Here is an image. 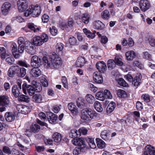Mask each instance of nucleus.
Wrapping results in <instances>:
<instances>
[{"label":"nucleus","mask_w":155,"mask_h":155,"mask_svg":"<svg viewBox=\"0 0 155 155\" xmlns=\"http://www.w3.org/2000/svg\"><path fill=\"white\" fill-rule=\"evenodd\" d=\"M56 56L52 54L49 57V60L47 57L44 56L43 58V64L45 67L48 68H58L62 64V61L60 58L56 57Z\"/></svg>","instance_id":"obj_1"},{"label":"nucleus","mask_w":155,"mask_h":155,"mask_svg":"<svg viewBox=\"0 0 155 155\" xmlns=\"http://www.w3.org/2000/svg\"><path fill=\"white\" fill-rule=\"evenodd\" d=\"M97 115V113L90 109L84 108L81 110V119L84 122L91 120Z\"/></svg>","instance_id":"obj_2"},{"label":"nucleus","mask_w":155,"mask_h":155,"mask_svg":"<svg viewBox=\"0 0 155 155\" xmlns=\"http://www.w3.org/2000/svg\"><path fill=\"white\" fill-rule=\"evenodd\" d=\"M48 39L47 35L45 34H43L40 36H37L33 38V43L35 46H40L44 42L47 41Z\"/></svg>","instance_id":"obj_3"},{"label":"nucleus","mask_w":155,"mask_h":155,"mask_svg":"<svg viewBox=\"0 0 155 155\" xmlns=\"http://www.w3.org/2000/svg\"><path fill=\"white\" fill-rule=\"evenodd\" d=\"M42 61V59L36 55H34L31 58V66L35 67H40L43 64V61Z\"/></svg>","instance_id":"obj_4"},{"label":"nucleus","mask_w":155,"mask_h":155,"mask_svg":"<svg viewBox=\"0 0 155 155\" xmlns=\"http://www.w3.org/2000/svg\"><path fill=\"white\" fill-rule=\"evenodd\" d=\"M26 83H24L22 85L23 91L25 94H26V90L29 94L31 96H33L35 93V88L31 85L27 86Z\"/></svg>","instance_id":"obj_5"},{"label":"nucleus","mask_w":155,"mask_h":155,"mask_svg":"<svg viewBox=\"0 0 155 155\" xmlns=\"http://www.w3.org/2000/svg\"><path fill=\"white\" fill-rule=\"evenodd\" d=\"M139 5L141 10L143 12L148 10L151 7L150 4L147 0H140Z\"/></svg>","instance_id":"obj_6"},{"label":"nucleus","mask_w":155,"mask_h":155,"mask_svg":"<svg viewBox=\"0 0 155 155\" xmlns=\"http://www.w3.org/2000/svg\"><path fill=\"white\" fill-rule=\"evenodd\" d=\"M72 142L73 144L78 146V147L82 150H84V148L86 147L84 140L82 137H80L76 139H74L72 140Z\"/></svg>","instance_id":"obj_7"},{"label":"nucleus","mask_w":155,"mask_h":155,"mask_svg":"<svg viewBox=\"0 0 155 155\" xmlns=\"http://www.w3.org/2000/svg\"><path fill=\"white\" fill-rule=\"evenodd\" d=\"M16 113V111H14L13 112H6L4 116L5 120L9 122L13 121L15 119V116L18 117L19 116L18 114Z\"/></svg>","instance_id":"obj_8"},{"label":"nucleus","mask_w":155,"mask_h":155,"mask_svg":"<svg viewBox=\"0 0 155 155\" xmlns=\"http://www.w3.org/2000/svg\"><path fill=\"white\" fill-rule=\"evenodd\" d=\"M18 9L19 12H22L28 7V4L26 0H18L17 2Z\"/></svg>","instance_id":"obj_9"},{"label":"nucleus","mask_w":155,"mask_h":155,"mask_svg":"<svg viewBox=\"0 0 155 155\" xmlns=\"http://www.w3.org/2000/svg\"><path fill=\"white\" fill-rule=\"evenodd\" d=\"M32 15L33 17H38L41 14V10L40 7L38 5H32L31 6Z\"/></svg>","instance_id":"obj_10"},{"label":"nucleus","mask_w":155,"mask_h":155,"mask_svg":"<svg viewBox=\"0 0 155 155\" xmlns=\"http://www.w3.org/2000/svg\"><path fill=\"white\" fill-rule=\"evenodd\" d=\"M25 50L28 53L33 55L35 53L34 47L30 41L26 42L25 43Z\"/></svg>","instance_id":"obj_11"},{"label":"nucleus","mask_w":155,"mask_h":155,"mask_svg":"<svg viewBox=\"0 0 155 155\" xmlns=\"http://www.w3.org/2000/svg\"><path fill=\"white\" fill-rule=\"evenodd\" d=\"M143 155H155V148L150 145H147Z\"/></svg>","instance_id":"obj_12"},{"label":"nucleus","mask_w":155,"mask_h":155,"mask_svg":"<svg viewBox=\"0 0 155 155\" xmlns=\"http://www.w3.org/2000/svg\"><path fill=\"white\" fill-rule=\"evenodd\" d=\"M96 67L99 71L101 73H104L107 69L106 64L103 61L97 62L96 63Z\"/></svg>","instance_id":"obj_13"},{"label":"nucleus","mask_w":155,"mask_h":155,"mask_svg":"<svg viewBox=\"0 0 155 155\" xmlns=\"http://www.w3.org/2000/svg\"><path fill=\"white\" fill-rule=\"evenodd\" d=\"M22 89L19 86L18 87L16 85H14L12 88V92L13 94L15 97H19L21 93Z\"/></svg>","instance_id":"obj_14"},{"label":"nucleus","mask_w":155,"mask_h":155,"mask_svg":"<svg viewBox=\"0 0 155 155\" xmlns=\"http://www.w3.org/2000/svg\"><path fill=\"white\" fill-rule=\"evenodd\" d=\"M18 69V66H13L11 67L8 71V76L13 77L15 74L17 75Z\"/></svg>","instance_id":"obj_15"},{"label":"nucleus","mask_w":155,"mask_h":155,"mask_svg":"<svg viewBox=\"0 0 155 155\" xmlns=\"http://www.w3.org/2000/svg\"><path fill=\"white\" fill-rule=\"evenodd\" d=\"M10 48L13 55L15 58H17L20 56V55L18 53L17 46L16 43H13L10 46Z\"/></svg>","instance_id":"obj_16"},{"label":"nucleus","mask_w":155,"mask_h":155,"mask_svg":"<svg viewBox=\"0 0 155 155\" xmlns=\"http://www.w3.org/2000/svg\"><path fill=\"white\" fill-rule=\"evenodd\" d=\"M39 67H34L30 71L31 75L34 77H38L41 74V71L39 68Z\"/></svg>","instance_id":"obj_17"},{"label":"nucleus","mask_w":155,"mask_h":155,"mask_svg":"<svg viewBox=\"0 0 155 155\" xmlns=\"http://www.w3.org/2000/svg\"><path fill=\"white\" fill-rule=\"evenodd\" d=\"M93 78L94 81L97 83L102 84L103 82V78L101 75L98 74L97 72H95L93 74Z\"/></svg>","instance_id":"obj_18"},{"label":"nucleus","mask_w":155,"mask_h":155,"mask_svg":"<svg viewBox=\"0 0 155 155\" xmlns=\"http://www.w3.org/2000/svg\"><path fill=\"white\" fill-rule=\"evenodd\" d=\"M11 7V4L8 2L4 3L2 8V12L4 15H7L9 12Z\"/></svg>","instance_id":"obj_19"},{"label":"nucleus","mask_w":155,"mask_h":155,"mask_svg":"<svg viewBox=\"0 0 155 155\" xmlns=\"http://www.w3.org/2000/svg\"><path fill=\"white\" fill-rule=\"evenodd\" d=\"M93 25L94 28L99 30H103L104 28V25L100 21H96L93 23Z\"/></svg>","instance_id":"obj_20"},{"label":"nucleus","mask_w":155,"mask_h":155,"mask_svg":"<svg viewBox=\"0 0 155 155\" xmlns=\"http://www.w3.org/2000/svg\"><path fill=\"white\" fill-rule=\"evenodd\" d=\"M18 112L16 113L19 115V113L24 114H28L31 111V109L29 107H16Z\"/></svg>","instance_id":"obj_21"},{"label":"nucleus","mask_w":155,"mask_h":155,"mask_svg":"<svg viewBox=\"0 0 155 155\" xmlns=\"http://www.w3.org/2000/svg\"><path fill=\"white\" fill-rule=\"evenodd\" d=\"M9 101L8 97L5 96H0V106L3 107L8 106Z\"/></svg>","instance_id":"obj_22"},{"label":"nucleus","mask_w":155,"mask_h":155,"mask_svg":"<svg viewBox=\"0 0 155 155\" xmlns=\"http://www.w3.org/2000/svg\"><path fill=\"white\" fill-rule=\"evenodd\" d=\"M141 76L138 74L133 79L132 82L134 86L137 87L141 83Z\"/></svg>","instance_id":"obj_23"},{"label":"nucleus","mask_w":155,"mask_h":155,"mask_svg":"<svg viewBox=\"0 0 155 155\" xmlns=\"http://www.w3.org/2000/svg\"><path fill=\"white\" fill-rule=\"evenodd\" d=\"M125 56L127 60L130 61L135 58L136 54L134 51H131L127 52L125 54Z\"/></svg>","instance_id":"obj_24"},{"label":"nucleus","mask_w":155,"mask_h":155,"mask_svg":"<svg viewBox=\"0 0 155 155\" xmlns=\"http://www.w3.org/2000/svg\"><path fill=\"white\" fill-rule=\"evenodd\" d=\"M85 63L84 58L82 57H79L77 60L76 64L77 67H81L84 65Z\"/></svg>","instance_id":"obj_25"},{"label":"nucleus","mask_w":155,"mask_h":155,"mask_svg":"<svg viewBox=\"0 0 155 155\" xmlns=\"http://www.w3.org/2000/svg\"><path fill=\"white\" fill-rule=\"evenodd\" d=\"M76 103L78 107H83L87 106L85 101L82 97H79L77 100Z\"/></svg>","instance_id":"obj_26"},{"label":"nucleus","mask_w":155,"mask_h":155,"mask_svg":"<svg viewBox=\"0 0 155 155\" xmlns=\"http://www.w3.org/2000/svg\"><path fill=\"white\" fill-rule=\"evenodd\" d=\"M17 76L21 77H24L26 74V70L23 68H20L18 66Z\"/></svg>","instance_id":"obj_27"},{"label":"nucleus","mask_w":155,"mask_h":155,"mask_svg":"<svg viewBox=\"0 0 155 155\" xmlns=\"http://www.w3.org/2000/svg\"><path fill=\"white\" fill-rule=\"evenodd\" d=\"M80 135V132L75 129H73L71 130L69 133V136L71 138H76Z\"/></svg>","instance_id":"obj_28"},{"label":"nucleus","mask_w":155,"mask_h":155,"mask_svg":"<svg viewBox=\"0 0 155 155\" xmlns=\"http://www.w3.org/2000/svg\"><path fill=\"white\" fill-rule=\"evenodd\" d=\"M9 55L6 53V50L4 47L0 48V57L2 59H4L6 56H8Z\"/></svg>","instance_id":"obj_29"},{"label":"nucleus","mask_w":155,"mask_h":155,"mask_svg":"<svg viewBox=\"0 0 155 155\" xmlns=\"http://www.w3.org/2000/svg\"><path fill=\"white\" fill-rule=\"evenodd\" d=\"M32 99L33 101L38 103L41 102L42 101L41 96L39 94L34 95L32 97Z\"/></svg>","instance_id":"obj_30"},{"label":"nucleus","mask_w":155,"mask_h":155,"mask_svg":"<svg viewBox=\"0 0 155 155\" xmlns=\"http://www.w3.org/2000/svg\"><path fill=\"white\" fill-rule=\"evenodd\" d=\"M28 27L31 31H33L34 32L38 31L39 29L37 27V26L32 23H29L27 24Z\"/></svg>","instance_id":"obj_31"},{"label":"nucleus","mask_w":155,"mask_h":155,"mask_svg":"<svg viewBox=\"0 0 155 155\" xmlns=\"http://www.w3.org/2000/svg\"><path fill=\"white\" fill-rule=\"evenodd\" d=\"M86 140L89 147L91 148L94 149L96 147V145L94 142V139L88 137L86 138Z\"/></svg>","instance_id":"obj_32"},{"label":"nucleus","mask_w":155,"mask_h":155,"mask_svg":"<svg viewBox=\"0 0 155 155\" xmlns=\"http://www.w3.org/2000/svg\"><path fill=\"white\" fill-rule=\"evenodd\" d=\"M96 98L98 100L103 101L104 100L105 96H104V94L103 91H101L97 92L95 95Z\"/></svg>","instance_id":"obj_33"},{"label":"nucleus","mask_w":155,"mask_h":155,"mask_svg":"<svg viewBox=\"0 0 155 155\" xmlns=\"http://www.w3.org/2000/svg\"><path fill=\"white\" fill-rule=\"evenodd\" d=\"M90 16L87 13L83 14L82 15L81 21L85 24H87L89 22Z\"/></svg>","instance_id":"obj_34"},{"label":"nucleus","mask_w":155,"mask_h":155,"mask_svg":"<svg viewBox=\"0 0 155 155\" xmlns=\"http://www.w3.org/2000/svg\"><path fill=\"white\" fill-rule=\"evenodd\" d=\"M53 138L54 141L56 142H61L62 139L61 135L60 134L58 133H55L53 134Z\"/></svg>","instance_id":"obj_35"},{"label":"nucleus","mask_w":155,"mask_h":155,"mask_svg":"<svg viewBox=\"0 0 155 155\" xmlns=\"http://www.w3.org/2000/svg\"><path fill=\"white\" fill-rule=\"evenodd\" d=\"M108 68L110 69L114 68L116 66L115 62L113 59H109L107 62Z\"/></svg>","instance_id":"obj_36"},{"label":"nucleus","mask_w":155,"mask_h":155,"mask_svg":"<svg viewBox=\"0 0 155 155\" xmlns=\"http://www.w3.org/2000/svg\"><path fill=\"white\" fill-rule=\"evenodd\" d=\"M40 129V126L36 124H32L30 127V130H27L26 131H28L30 130L31 131L33 132H37L39 131Z\"/></svg>","instance_id":"obj_37"},{"label":"nucleus","mask_w":155,"mask_h":155,"mask_svg":"<svg viewBox=\"0 0 155 155\" xmlns=\"http://www.w3.org/2000/svg\"><path fill=\"white\" fill-rule=\"evenodd\" d=\"M117 94L119 97L120 98H124L127 96L126 92L124 90L121 89L118 90Z\"/></svg>","instance_id":"obj_38"},{"label":"nucleus","mask_w":155,"mask_h":155,"mask_svg":"<svg viewBox=\"0 0 155 155\" xmlns=\"http://www.w3.org/2000/svg\"><path fill=\"white\" fill-rule=\"evenodd\" d=\"M97 147L101 149L104 148L105 145V142L99 138L96 139Z\"/></svg>","instance_id":"obj_39"},{"label":"nucleus","mask_w":155,"mask_h":155,"mask_svg":"<svg viewBox=\"0 0 155 155\" xmlns=\"http://www.w3.org/2000/svg\"><path fill=\"white\" fill-rule=\"evenodd\" d=\"M101 17L104 19L107 20L110 17L109 11L108 10H105L101 13Z\"/></svg>","instance_id":"obj_40"},{"label":"nucleus","mask_w":155,"mask_h":155,"mask_svg":"<svg viewBox=\"0 0 155 155\" xmlns=\"http://www.w3.org/2000/svg\"><path fill=\"white\" fill-rule=\"evenodd\" d=\"M83 31L87 37L91 38H93L94 37V35L92 34V33L90 31L88 30L87 28H84Z\"/></svg>","instance_id":"obj_41"},{"label":"nucleus","mask_w":155,"mask_h":155,"mask_svg":"<svg viewBox=\"0 0 155 155\" xmlns=\"http://www.w3.org/2000/svg\"><path fill=\"white\" fill-rule=\"evenodd\" d=\"M18 99L19 100L21 101L25 102L28 103L30 100V99L28 98V97L24 95H20L19 96Z\"/></svg>","instance_id":"obj_42"},{"label":"nucleus","mask_w":155,"mask_h":155,"mask_svg":"<svg viewBox=\"0 0 155 155\" xmlns=\"http://www.w3.org/2000/svg\"><path fill=\"white\" fill-rule=\"evenodd\" d=\"M86 99L87 102L90 103H93L94 100V97L91 94H87L86 96Z\"/></svg>","instance_id":"obj_43"},{"label":"nucleus","mask_w":155,"mask_h":155,"mask_svg":"<svg viewBox=\"0 0 155 155\" xmlns=\"http://www.w3.org/2000/svg\"><path fill=\"white\" fill-rule=\"evenodd\" d=\"M84 150H82L79 147H76L73 150V154L74 155H79L81 152H84Z\"/></svg>","instance_id":"obj_44"},{"label":"nucleus","mask_w":155,"mask_h":155,"mask_svg":"<svg viewBox=\"0 0 155 155\" xmlns=\"http://www.w3.org/2000/svg\"><path fill=\"white\" fill-rule=\"evenodd\" d=\"M118 83L121 86L126 87L128 86V84L122 78H120L118 80Z\"/></svg>","instance_id":"obj_45"},{"label":"nucleus","mask_w":155,"mask_h":155,"mask_svg":"<svg viewBox=\"0 0 155 155\" xmlns=\"http://www.w3.org/2000/svg\"><path fill=\"white\" fill-rule=\"evenodd\" d=\"M5 61L9 65H11L14 63L15 60L12 56H9L6 58Z\"/></svg>","instance_id":"obj_46"},{"label":"nucleus","mask_w":155,"mask_h":155,"mask_svg":"<svg viewBox=\"0 0 155 155\" xmlns=\"http://www.w3.org/2000/svg\"><path fill=\"white\" fill-rule=\"evenodd\" d=\"M57 118L58 117L57 115L54 114L50 117H48V119L49 122L52 124L56 122Z\"/></svg>","instance_id":"obj_47"},{"label":"nucleus","mask_w":155,"mask_h":155,"mask_svg":"<svg viewBox=\"0 0 155 155\" xmlns=\"http://www.w3.org/2000/svg\"><path fill=\"white\" fill-rule=\"evenodd\" d=\"M143 58L146 59L149 61L152 60L151 55L147 52H143Z\"/></svg>","instance_id":"obj_48"},{"label":"nucleus","mask_w":155,"mask_h":155,"mask_svg":"<svg viewBox=\"0 0 155 155\" xmlns=\"http://www.w3.org/2000/svg\"><path fill=\"white\" fill-rule=\"evenodd\" d=\"M141 99L146 102H148L150 101V96L148 94L143 95L141 97Z\"/></svg>","instance_id":"obj_49"},{"label":"nucleus","mask_w":155,"mask_h":155,"mask_svg":"<svg viewBox=\"0 0 155 155\" xmlns=\"http://www.w3.org/2000/svg\"><path fill=\"white\" fill-rule=\"evenodd\" d=\"M56 52H59L63 50V45L61 43H57L56 46Z\"/></svg>","instance_id":"obj_50"},{"label":"nucleus","mask_w":155,"mask_h":155,"mask_svg":"<svg viewBox=\"0 0 155 155\" xmlns=\"http://www.w3.org/2000/svg\"><path fill=\"white\" fill-rule=\"evenodd\" d=\"M104 96H105V98L111 99L112 98V95L110 91L107 90H105L104 92Z\"/></svg>","instance_id":"obj_51"},{"label":"nucleus","mask_w":155,"mask_h":155,"mask_svg":"<svg viewBox=\"0 0 155 155\" xmlns=\"http://www.w3.org/2000/svg\"><path fill=\"white\" fill-rule=\"evenodd\" d=\"M25 45H19L18 48V52L22 53L24 52L25 48Z\"/></svg>","instance_id":"obj_52"},{"label":"nucleus","mask_w":155,"mask_h":155,"mask_svg":"<svg viewBox=\"0 0 155 155\" xmlns=\"http://www.w3.org/2000/svg\"><path fill=\"white\" fill-rule=\"evenodd\" d=\"M69 41L71 45H74L76 43L77 40L74 37L71 36L69 38Z\"/></svg>","instance_id":"obj_53"},{"label":"nucleus","mask_w":155,"mask_h":155,"mask_svg":"<svg viewBox=\"0 0 155 155\" xmlns=\"http://www.w3.org/2000/svg\"><path fill=\"white\" fill-rule=\"evenodd\" d=\"M69 110L74 114H76L78 113V110L77 107H68Z\"/></svg>","instance_id":"obj_54"},{"label":"nucleus","mask_w":155,"mask_h":155,"mask_svg":"<svg viewBox=\"0 0 155 155\" xmlns=\"http://www.w3.org/2000/svg\"><path fill=\"white\" fill-rule=\"evenodd\" d=\"M61 81L64 87L65 88H68L67 79L65 77H62L61 78Z\"/></svg>","instance_id":"obj_55"},{"label":"nucleus","mask_w":155,"mask_h":155,"mask_svg":"<svg viewBox=\"0 0 155 155\" xmlns=\"http://www.w3.org/2000/svg\"><path fill=\"white\" fill-rule=\"evenodd\" d=\"M115 64L121 66L123 64V63L121 61V59L117 57H116L115 58Z\"/></svg>","instance_id":"obj_56"},{"label":"nucleus","mask_w":155,"mask_h":155,"mask_svg":"<svg viewBox=\"0 0 155 155\" xmlns=\"http://www.w3.org/2000/svg\"><path fill=\"white\" fill-rule=\"evenodd\" d=\"M41 82L42 85L45 87H47L48 85V83L46 79L44 77H43L41 80Z\"/></svg>","instance_id":"obj_57"},{"label":"nucleus","mask_w":155,"mask_h":155,"mask_svg":"<svg viewBox=\"0 0 155 155\" xmlns=\"http://www.w3.org/2000/svg\"><path fill=\"white\" fill-rule=\"evenodd\" d=\"M49 16L48 15L45 14L42 17V20L43 23L47 22L48 21Z\"/></svg>","instance_id":"obj_58"},{"label":"nucleus","mask_w":155,"mask_h":155,"mask_svg":"<svg viewBox=\"0 0 155 155\" xmlns=\"http://www.w3.org/2000/svg\"><path fill=\"white\" fill-rule=\"evenodd\" d=\"M108 39L105 36H102L101 37V42L103 44H105L108 41Z\"/></svg>","instance_id":"obj_59"},{"label":"nucleus","mask_w":155,"mask_h":155,"mask_svg":"<svg viewBox=\"0 0 155 155\" xmlns=\"http://www.w3.org/2000/svg\"><path fill=\"white\" fill-rule=\"evenodd\" d=\"M27 41L25 42L24 39L23 37H20L18 38V45H25V43Z\"/></svg>","instance_id":"obj_60"},{"label":"nucleus","mask_w":155,"mask_h":155,"mask_svg":"<svg viewBox=\"0 0 155 155\" xmlns=\"http://www.w3.org/2000/svg\"><path fill=\"white\" fill-rule=\"evenodd\" d=\"M31 14H32L31 8L29 7V8L24 12V15L25 16L28 17Z\"/></svg>","instance_id":"obj_61"},{"label":"nucleus","mask_w":155,"mask_h":155,"mask_svg":"<svg viewBox=\"0 0 155 155\" xmlns=\"http://www.w3.org/2000/svg\"><path fill=\"white\" fill-rule=\"evenodd\" d=\"M149 43L152 47H155V37L149 39Z\"/></svg>","instance_id":"obj_62"},{"label":"nucleus","mask_w":155,"mask_h":155,"mask_svg":"<svg viewBox=\"0 0 155 155\" xmlns=\"http://www.w3.org/2000/svg\"><path fill=\"white\" fill-rule=\"evenodd\" d=\"M3 151L4 153L8 154L11 153V151L9 148L6 146H4L3 147Z\"/></svg>","instance_id":"obj_63"},{"label":"nucleus","mask_w":155,"mask_h":155,"mask_svg":"<svg viewBox=\"0 0 155 155\" xmlns=\"http://www.w3.org/2000/svg\"><path fill=\"white\" fill-rule=\"evenodd\" d=\"M125 78H126L127 80L130 82L132 81L133 78L132 76L130 74H127L125 76Z\"/></svg>","instance_id":"obj_64"}]
</instances>
